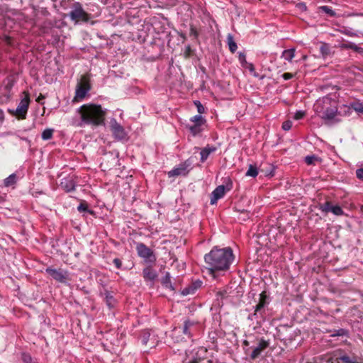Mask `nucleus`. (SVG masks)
I'll use <instances>...</instances> for the list:
<instances>
[{
    "mask_svg": "<svg viewBox=\"0 0 363 363\" xmlns=\"http://www.w3.org/2000/svg\"><path fill=\"white\" fill-rule=\"evenodd\" d=\"M77 114L79 117L77 126L81 128L86 125L97 127L104 124L106 109L103 108L99 104L89 103L78 108Z\"/></svg>",
    "mask_w": 363,
    "mask_h": 363,
    "instance_id": "f03ea898",
    "label": "nucleus"
},
{
    "mask_svg": "<svg viewBox=\"0 0 363 363\" xmlns=\"http://www.w3.org/2000/svg\"><path fill=\"white\" fill-rule=\"evenodd\" d=\"M232 188V181L228 178V182L225 185H219L211 193V204L213 205L216 203L218 200L223 198L225 192L231 190Z\"/></svg>",
    "mask_w": 363,
    "mask_h": 363,
    "instance_id": "6e6552de",
    "label": "nucleus"
},
{
    "mask_svg": "<svg viewBox=\"0 0 363 363\" xmlns=\"http://www.w3.org/2000/svg\"><path fill=\"white\" fill-rule=\"evenodd\" d=\"M150 337V333L148 330H143L140 335V340L143 345H147Z\"/></svg>",
    "mask_w": 363,
    "mask_h": 363,
    "instance_id": "bb28decb",
    "label": "nucleus"
},
{
    "mask_svg": "<svg viewBox=\"0 0 363 363\" xmlns=\"http://www.w3.org/2000/svg\"><path fill=\"white\" fill-rule=\"evenodd\" d=\"M202 125H200V124H193L191 125H189L188 128H189L190 133L194 136H196V135H198L203 130Z\"/></svg>",
    "mask_w": 363,
    "mask_h": 363,
    "instance_id": "b1692460",
    "label": "nucleus"
},
{
    "mask_svg": "<svg viewBox=\"0 0 363 363\" xmlns=\"http://www.w3.org/2000/svg\"><path fill=\"white\" fill-rule=\"evenodd\" d=\"M190 121L193 122L194 124L203 125L206 123V120L201 115H196L190 118Z\"/></svg>",
    "mask_w": 363,
    "mask_h": 363,
    "instance_id": "7c9ffc66",
    "label": "nucleus"
},
{
    "mask_svg": "<svg viewBox=\"0 0 363 363\" xmlns=\"http://www.w3.org/2000/svg\"><path fill=\"white\" fill-rule=\"evenodd\" d=\"M268 296L267 295L266 291H262L259 295V303H263L265 306L268 304L267 302Z\"/></svg>",
    "mask_w": 363,
    "mask_h": 363,
    "instance_id": "c9c22d12",
    "label": "nucleus"
},
{
    "mask_svg": "<svg viewBox=\"0 0 363 363\" xmlns=\"http://www.w3.org/2000/svg\"><path fill=\"white\" fill-rule=\"evenodd\" d=\"M45 272L47 274L50 275L55 281L62 284H67L69 279V272L62 269H57L51 267H48L46 268Z\"/></svg>",
    "mask_w": 363,
    "mask_h": 363,
    "instance_id": "9d476101",
    "label": "nucleus"
},
{
    "mask_svg": "<svg viewBox=\"0 0 363 363\" xmlns=\"http://www.w3.org/2000/svg\"><path fill=\"white\" fill-rule=\"evenodd\" d=\"M264 307H265V306L263 305V303H258V304H257L255 308V313L249 318L252 320V317L257 316L258 314H259L260 316L262 317L263 316L262 311Z\"/></svg>",
    "mask_w": 363,
    "mask_h": 363,
    "instance_id": "c756f323",
    "label": "nucleus"
},
{
    "mask_svg": "<svg viewBox=\"0 0 363 363\" xmlns=\"http://www.w3.org/2000/svg\"><path fill=\"white\" fill-rule=\"evenodd\" d=\"M234 259L233 250L230 247H213L209 253L204 256L206 269L213 277L220 272L227 271Z\"/></svg>",
    "mask_w": 363,
    "mask_h": 363,
    "instance_id": "f257e3e1",
    "label": "nucleus"
},
{
    "mask_svg": "<svg viewBox=\"0 0 363 363\" xmlns=\"http://www.w3.org/2000/svg\"><path fill=\"white\" fill-rule=\"evenodd\" d=\"M323 211H331L336 216H342L344 214V211L340 206H332L329 202L325 203Z\"/></svg>",
    "mask_w": 363,
    "mask_h": 363,
    "instance_id": "f3484780",
    "label": "nucleus"
},
{
    "mask_svg": "<svg viewBox=\"0 0 363 363\" xmlns=\"http://www.w3.org/2000/svg\"><path fill=\"white\" fill-rule=\"evenodd\" d=\"M60 186L66 192H71L75 190L76 182L73 177H66L62 180Z\"/></svg>",
    "mask_w": 363,
    "mask_h": 363,
    "instance_id": "4468645a",
    "label": "nucleus"
},
{
    "mask_svg": "<svg viewBox=\"0 0 363 363\" xmlns=\"http://www.w3.org/2000/svg\"><path fill=\"white\" fill-rule=\"evenodd\" d=\"M201 330V325L194 320L186 319L184 321L182 333L187 337L191 338L197 335Z\"/></svg>",
    "mask_w": 363,
    "mask_h": 363,
    "instance_id": "0eeeda50",
    "label": "nucleus"
},
{
    "mask_svg": "<svg viewBox=\"0 0 363 363\" xmlns=\"http://www.w3.org/2000/svg\"><path fill=\"white\" fill-rule=\"evenodd\" d=\"M110 129L116 140H122L126 139L127 133L125 128L115 118H112L110 121Z\"/></svg>",
    "mask_w": 363,
    "mask_h": 363,
    "instance_id": "9b49d317",
    "label": "nucleus"
},
{
    "mask_svg": "<svg viewBox=\"0 0 363 363\" xmlns=\"http://www.w3.org/2000/svg\"><path fill=\"white\" fill-rule=\"evenodd\" d=\"M136 251L138 255L143 258L146 263H155L157 260V257L153 250L149 248L144 243H137Z\"/></svg>",
    "mask_w": 363,
    "mask_h": 363,
    "instance_id": "423d86ee",
    "label": "nucleus"
},
{
    "mask_svg": "<svg viewBox=\"0 0 363 363\" xmlns=\"http://www.w3.org/2000/svg\"><path fill=\"white\" fill-rule=\"evenodd\" d=\"M243 345H245V346H248V345H249V342H248V341H247V340H244V341H243Z\"/></svg>",
    "mask_w": 363,
    "mask_h": 363,
    "instance_id": "6e6d98bb",
    "label": "nucleus"
},
{
    "mask_svg": "<svg viewBox=\"0 0 363 363\" xmlns=\"http://www.w3.org/2000/svg\"><path fill=\"white\" fill-rule=\"evenodd\" d=\"M315 157L314 156H307L305 158V161L308 164H313V160H315Z\"/></svg>",
    "mask_w": 363,
    "mask_h": 363,
    "instance_id": "864d4df0",
    "label": "nucleus"
},
{
    "mask_svg": "<svg viewBox=\"0 0 363 363\" xmlns=\"http://www.w3.org/2000/svg\"><path fill=\"white\" fill-rule=\"evenodd\" d=\"M269 346V342L268 340H264V338H261L259 340L258 345L255 347L250 355V359L252 360L256 359L261 353L266 350Z\"/></svg>",
    "mask_w": 363,
    "mask_h": 363,
    "instance_id": "ddd939ff",
    "label": "nucleus"
},
{
    "mask_svg": "<svg viewBox=\"0 0 363 363\" xmlns=\"http://www.w3.org/2000/svg\"><path fill=\"white\" fill-rule=\"evenodd\" d=\"M89 77L86 74L81 77L80 81L77 83L75 90V95L72 101L74 103L83 101L91 90Z\"/></svg>",
    "mask_w": 363,
    "mask_h": 363,
    "instance_id": "39448f33",
    "label": "nucleus"
},
{
    "mask_svg": "<svg viewBox=\"0 0 363 363\" xmlns=\"http://www.w3.org/2000/svg\"><path fill=\"white\" fill-rule=\"evenodd\" d=\"M319 9L329 15L330 17H335L336 16L335 11L328 6H320Z\"/></svg>",
    "mask_w": 363,
    "mask_h": 363,
    "instance_id": "473e14b6",
    "label": "nucleus"
},
{
    "mask_svg": "<svg viewBox=\"0 0 363 363\" xmlns=\"http://www.w3.org/2000/svg\"><path fill=\"white\" fill-rule=\"evenodd\" d=\"M313 111L327 125H331L341 121L338 118L340 113L337 102L328 96L316 100L313 104Z\"/></svg>",
    "mask_w": 363,
    "mask_h": 363,
    "instance_id": "7ed1b4c3",
    "label": "nucleus"
},
{
    "mask_svg": "<svg viewBox=\"0 0 363 363\" xmlns=\"http://www.w3.org/2000/svg\"><path fill=\"white\" fill-rule=\"evenodd\" d=\"M347 335V331L345 329H338L335 331V333L333 334L332 337H336V336H345Z\"/></svg>",
    "mask_w": 363,
    "mask_h": 363,
    "instance_id": "4c0bfd02",
    "label": "nucleus"
},
{
    "mask_svg": "<svg viewBox=\"0 0 363 363\" xmlns=\"http://www.w3.org/2000/svg\"><path fill=\"white\" fill-rule=\"evenodd\" d=\"M189 35L194 37V38L197 39L199 37V32L197 29L193 26H190V33Z\"/></svg>",
    "mask_w": 363,
    "mask_h": 363,
    "instance_id": "58836bf2",
    "label": "nucleus"
},
{
    "mask_svg": "<svg viewBox=\"0 0 363 363\" xmlns=\"http://www.w3.org/2000/svg\"><path fill=\"white\" fill-rule=\"evenodd\" d=\"M53 129L47 128L42 133V139L44 140H50L52 138Z\"/></svg>",
    "mask_w": 363,
    "mask_h": 363,
    "instance_id": "2f4dec72",
    "label": "nucleus"
},
{
    "mask_svg": "<svg viewBox=\"0 0 363 363\" xmlns=\"http://www.w3.org/2000/svg\"><path fill=\"white\" fill-rule=\"evenodd\" d=\"M201 358L198 357H194L192 358L186 359L183 363H200Z\"/></svg>",
    "mask_w": 363,
    "mask_h": 363,
    "instance_id": "a19ab883",
    "label": "nucleus"
},
{
    "mask_svg": "<svg viewBox=\"0 0 363 363\" xmlns=\"http://www.w3.org/2000/svg\"><path fill=\"white\" fill-rule=\"evenodd\" d=\"M69 16L75 24L86 23L91 18V15L85 11L79 2L73 3Z\"/></svg>",
    "mask_w": 363,
    "mask_h": 363,
    "instance_id": "20e7f679",
    "label": "nucleus"
},
{
    "mask_svg": "<svg viewBox=\"0 0 363 363\" xmlns=\"http://www.w3.org/2000/svg\"><path fill=\"white\" fill-rule=\"evenodd\" d=\"M22 360L23 363H35L33 361L32 357L28 353L22 354Z\"/></svg>",
    "mask_w": 363,
    "mask_h": 363,
    "instance_id": "e433bc0d",
    "label": "nucleus"
},
{
    "mask_svg": "<svg viewBox=\"0 0 363 363\" xmlns=\"http://www.w3.org/2000/svg\"><path fill=\"white\" fill-rule=\"evenodd\" d=\"M341 33L347 35V36H350V37H354L357 35V34L354 33V32H352L350 30H347V29H345L343 30H341Z\"/></svg>",
    "mask_w": 363,
    "mask_h": 363,
    "instance_id": "de8ad7c7",
    "label": "nucleus"
},
{
    "mask_svg": "<svg viewBox=\"0 0 363 363\" xmlns=\"http://www.w3.org/2000/svg\"><path fill=\"white\" fill-rule=\"evenodd\" d=\"M338 359L341 360L343 363H363V362H359L354 359H351L350 357L347 355H342V356L340 357L339 358L336 359L335 360L330 359L329 360V362L331 363H339Z\"/></svg>",
    "mask_w": 363,
    "mask_h": 363,
    "instance_id": "412c9836",
    "label": "nucleus"
},
{
    "mask_svg": "<svg viewBox=\"0 0 363 363\" xmlns=\"http://www.w3.org/2000/svg\"><path fill=\"white\" fill-rule=\"evenodd\" d=\"M143 275L146 281H154L157 277V272L150 266L143 269Z\"/></svg>",
    "mask_w": 363,
    "mask_h": 363,
    "instance_id": "2eb2a0df",
    "label": "nucleus"
},
{
    "mask_svg": "<svg viewBox=\"0 0 363 363\" xmlns=\"http://www.w3.org/2000/svg\"><path fill=\"white\" fill-rule=\"evenodd\" d=\"M24 97L21 100L16 109V115L18 118L25 119L30 104V95L28 91H23Z\"/></svg>",
    "mask_w": 363,
    "mask_h": 363,
    "instance_id": "1a4fd4ad",
    "label": "nucleus"
},
{
    "mask_svg": "<svg viewBox=\"0 0 363 363\" xmlns=\"http://www.w3.org/2000/svg\"><path fill=\"white\" fill-rule=\"evenodd\" d=\"M342 48H347V49H351V50H355V51H359V50L361 49L359 47H358L356 44L353 43H349L347 44H343L341 45Z\"/></svg>",
    "mask_w": 363,
    "mask_h": 363,
    "instance_id": "f704fd0d",
    "label": "nucleus"
},
{
    "mask_svg": "<svg viewBox=\"0 0 363 363\" xmlns=\"http://www.w3.org/2000/svg\"><path fill=\"white\" fill-rule=\"evenodd\" d=\"M295 52H296L295 48L284 50L281 53V57L283 58L284 60L291 62H292V60L295 57Z\"/></svg>",
    "mask_w": 363,
    "mask_h": 363,
    "instance_id": "6ab92c4d",
    "label": "nucleus"
},
{
    "mask_svg": "<svg viewBox=\"0 0 363 363\" xmlns=\"http://www.w3.org/2000/svg\"><path fill=\"white\" fill-rule=\"evenodd\" d=\"M180 36H181L184 40H186V38L185 34L181 33V34H180Z\"/></svg>",
    "mask_w": 363,
    "mask_h": 363,
    "instance_id": "4d7b16f0",
    "label": "nucleus"
},
{
    "mask_svg": "<svg viewBox=\"0 0 363 363\" xmlns=\"http://www.w3.org/2000/svg\"><path fill=\"white\" fill-rule=\"evenodd\" d=\"M292 127V123L290 121H286L283 123L282 124V128L284 130H289Z\"/></svg>",
    "mask_w": 363,
    "mask_h": 363,
    "instance_id": "a18cd8bd",
    "label": "nucleus"
},
{
    "mask_svg": "<svg viewBox=\"0 0 363 363\" xmlns=\"http://www.w3.org/2000/svg\"><path fill=\"white\" fill-rule=\"evenodd\" d=\"M191 53H192V50H191V46L189 45H186L185 47L184 52V57L186 58L190 57L191 55Z\"/></svg>",
    "mask_w": 363,
    "mask_h": 363,
    "instance_id": "37998d69",
    "label": "nucleus"
},
{
    "mask_svg": "<svg viewBox=\"0 0 363 363\" xmlns=\"http://www.w3.org/2000/svg\"><path fill=\"white\" fill-rule=\"evenodd\" d=\"M227 42L229 47V50L231 52L234 53L237 48L238 45L234 41L233 37L231 35H228L227 37Z\"/></svg>",
    "mask_w": 363,
    "mask_h": 363,
    "instance_id": "a878e982",
    "label": "nucleus"
},
{
    "mask_svg": "<svg viewBox=\"0 0 363 363\" xmlns=\"http://www.w3.org/2000/svg\"><path fill=\"white\" fill-rule=\"evenodd\" d=\"M189 166L190 162L189 161H185L184 162L179 164L168 172L169 177L180 175L186 176L189 172Z\"/></svg>",
    "mask_w": 363,
    "mask_h": 363,
    "instance_id": "f8f14e48",
    "label": "nucleus"
},
{
    "mask_svg": "<svg viewBox=\"0 0 363 363\" xmlns=\"http://www.w3.org/2000/svg\"><path fill=\"white\" fill-rule=\"evenodd\" d=\"M306 115V112L303 111H297L295 114H294V118L295 120H300L301 118H303Z\"/></svg>",
    "mask_w": 363,
    "mask_h": 363,
    "instance_id": "79ce46f5",
    "label": "nucleus"
},
{
    "mask_svg": "<svg viewBox=\"0 0 363 363\" xmlns=\"http://www.w3.org/2000/svg\"><path fill=\"white\" fill-rule=\"evenodd\" d=\"M320 52L323 57L330 55V46L329 44L325 43H321L320 47Z\"/></svg>",
    "mask_w": 363,
    "mask_h": 363,
    "instance_id": "5701e85b",
    "label": "nucleus"
},
{
    "mask_svg": "<svg viewBox=\"0 0 363 363\" xmlns=\"http://www.w3.org/2000/svg\"><path fill=\"white\" fill-rule=\"evenodd\" d=\"M243 68L249 69L251 74H252L255 77H258V74L256 73L255 67L252 63L247 62L246 65L242 66Z\"/></svg>",
    "mask_w": 363,
    "mask_h": 363,
    "instance_id": "72a5a7b5",
    "label": "nucleus"
},
{
    "mask_svg": "<svg viewBox=\"0 0 363 363\" xmlns=\"http://www.w3.org/2000/svg\"><path fill=\"white\" fill-rule=\"evenodd\" d=\"M357 177L363 181V168H359L356 170Z\"/></svg>",
    "mask_w": 363,
    "mask_h": 363,
    "instance_id": "8fccbe9b",
    "label": "nucleus"
},
{
    "mask_svg": "<svg viewBox=\"0 0 363 363\" xmlns=\"http://www.w3.org/2000/svg\"><path fill=\"white\" fill-rule=\"evenodd\" d=\"M350 107L357 113L363 114V103L354 101L350 104Z\"/></svg>",
    "mask_w": 363,
    "mask_h": 363,
    "instance_id": "cd10ccee",
    "label": "nucleus"
},
{
    "mask_svg": "<svg viewBox=\"0 0 363 363\" xmlns=\"http://www.w3.org/2000/svg\"><path fill=\"white\" fill-rule=\"evenodd\" d=\"M77 210L79 211V212H83V211H89L88 210V206L86 203H81L78 207H77Z\"/></svg>",
    "mask_w": 363,
    "mask_h": 363,
    "instance_id": "49530a36",
    "label": "nucleus"
},
{
    "mask_svg": "<svg viewBox=\"0 0 363 363\" xmlns=\"http://www.w3.org/2000/svg\"><path fill=\"white\" fill-rule=\"evenodd\" d=\"M357 16H363V13L357 14Z\"/></svg>",
    "mask_w": 363,
    "mask_h": 363,
    "instance_id": "13d9d810",
    "label": "nucleus"
},
{
    "mask_svg": "<svg viewBox=\"0 0 363 363\" xmlns=\"http://www.w3.org/2000/svg\"><path fill=\"white\" fill-rule=\"evenodd\" d=\"M194 104L195 106H196L197 108V111L198 112L201 114V113H203L204 111H205V108L204 106L201 104V103L199 101H194Z\"/></svg>",
    "mask_w": 363,
    "mask_h": 363,
    "instance_id": "ea45409f",
    "label": "nucleus"
},
{
    "mask_svg": "<svg viewBox=\"0 0 363 363\" xmlns=\"http://www.w3.org/2000/svg\"><path fill=\"white\" fill-rule=\"evenodd\" d=\"M296 7H297L299 10H301V11H306V9H307V6H306V4H305V3H303V2L298 3V4H296Z\"/></svg>",
    "mask_w": 363,
    "mask_h": 363,
    "instance_id": "3c124183",
    "label": "nucleus"
},
{
    "mask_svg": "<svg viewBox=\"0 0 363 363\" xmlns=\"http://www.w3.org/2000/svg\"><path fill=\"white\" fill-rule=\"evenodd\" d=\"M105 301L106 305L109 308H112L114 307L116 304V300L114 297L111 295V294L108 291L105 292Z\"/></svg>",
    "mask_w": 363,
    "mask_h": 363,
    "instance_id": "4be33fe9",
    "label": "nucleus"
},
{
    "mask_svg": "<svg viewBox=\"0 0 363 363\" xmlns=\"http://www.w3.org/2000/svg\"><path fill=\"white\" fill-rule=\"evenodd\" d=\"M162 284L167 288L174 290V287L171 282V277L169 272H166L165 275L162 277Z\"/></svg>",
    "mask_w": 363,
    "mask_h": 363,
    "instance_id": "393cba45",
    "label": "nucleus"
},
{
    "mask_svg": "<svg viewBox=\"0 0 363 363\" xmlns=\"http://www.w3.org/2000/svg\"><path fill=\"white\" fill-rule=\"evenodd\" d=\"M258 174V170L256 166L250 164L248 169L245 174L247 177H256Z\"/></svg>",
    "mask_w": 363,
    "mask_h": 363,
    "instance_id": "c85d7f7f",
    "label": "nucleus"
},
{
    "mask_svg": "<svg viewBox=\"0 0 363 363\" xmlns=\"http://www.w3.org/2000/svg\"><path fill=\"white\" fill-rule=\"evenodd\" d=\"M217 150V147L213 145H206L205 147L201 149L200 152L201 155V162H204L208 157V156L211 154L215 152Z\"/></svg>",
    "mask_w": 363,
    "mask_h": 363,
    "instance_id": "dca6fc26",
    "label": "nucleus"
},
{
    "mask_svg": "<svg viewBox=\"0 0 363 363\" xmlns=\"http://www.w3.org/2000/svg\"><path fill=\"white\" fill-rule=\"evenodd\" d=\"M113 262L117 269H120L122 267V261L119 258L113 259Z\"/></svg>",
    "mask_w": 363,
    "mask_h": 363,
    "instance_id": "09e8293b",
    "label": "nucleus"
},
{
    "mask_svg": "<svg viewBox=\"0 0 363 363\" xmlns=\"http://www.w3.org/2000/svg\"><path fill=\"white\" fill-rule=\"evenodd\" d=\"M17 182V176L15 173L10 174L4 180V184L6 187L11 186Z\"/></svg>",
    "mask_w": 363,
    "mask_h": 363,
    "instance_id": "aec40b11",
    "label": "nucleus"
},
{
    "mask_svg": "<svg viewBox=\"0 0 363 363\" xmlns=\"http://www.w3.org/2000/svg\"><path fill=\"white\" fill-rule=\"evenodd\" d=\"M43 98L44 96L42 94H40L39 97L37 99V101L40 102V101L42 100V99Z\"/></svg>",
    "mask_w": 363,
    "mask_h": 363,
    "instance_id": "5fc2aeb1",
    "label": "nucleus"
},
{
    "mask_svg": "<svg viewBox=\"0 0 363 363\" xmlns=\"http://www.w3.org/2000/svg\"><path fill=\"white\" fill-rule=\"evenodd\" d=\"M282 77L284 80H289L294 77V74L289 72H286L282 74Z\"/></svg>",
    "mask_w": 363,
    "mask_h": 363,
    "instance_id": "603ef678",
    "label": "nucleus"
},
{
    "mask_svg": "<svg viewBox=\"0 0 363 363\" xmlns=\"http://www.w3.org/2000/svg\"><path fill=\"white\" fill-rule=\"evenodd\" d=\"M238 60H239L242 67L244 65H246V63L247 62V60H246L245 55L244 53H242V52L239 53Z\"/></svg>",
    "mask_w": 363,
    "mask_h": 363,
    "instance_id": "c03bdc74",
    "label": "nucleus"
},
{
    "mask_svg": "<svg viewBox=\"0 0 363 363\" xmlns=\"http://www.w3.org/2000/svg\"><path fill=\"white\" fill-rule=\"evenodd\" d=\"M202 282L201 281H196L191 286L186 287L182 291L183 295H188L194 294V291L199 287H201Z\"/></svg>",
    "mask_w": 363,
    "mask_h": 363,
    "instance_id": "a211bd4d",
    "label": "nucleus"
}]
</instances>
